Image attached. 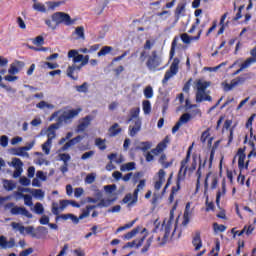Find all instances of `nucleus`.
<instances>
[{
  "instance_id": "obj_1",
  "label": "nucleus",
  "mask_w": 256,
  "mask_h": 256,
  "mask_svg": "<svg viewBox=\"0 0 256 256\" xmlns=\"http://www.w3.org/2000/svg\"><path fill=\"white\" fill-rule=\"evenodd\" d=\"M175 209H177V206H174L172 210L170 211V217L169 219H165L163 226H162V236H159L157 238L158 245L160 247H163V245H166V243H169L171 241V231L172 235L175 233L176 224H175Z\"/></svg>"
},
{
  "instance_id": "obj_2",
  "label": "nucleus",
  "mask_w": 256,
  "mask_h": 256,
  "mask_svg": "<svg viewBox=\"0 0 256 256\" xmlns=\"http://www.w3.org/2000/svg\"><path fill=\"white\" fill-rule=\"evenodd\" d=\"M81 113V108L77 109H69V108H63L61 110H58L54 112L51 117L50 121H53V119H56V123L58 125H69V123H73V120L75 117H77Z\"/></svg>"
},
{
  "instance_id": "obj_3",
  "label": "nucleus",
  "mask_w": 256,
  "mask_h": 256,
  "mask_svg": "<svg viewBox=\"0 0 256 256\" xmlns=\"http://www.w3.org/2000/svg\"><path fill=\"white\" fill-rule=\"evenodd\" d=\"M208 87H211V82L204 79H199L195 82L196 103H203V101H213V98L209 95L211 92L207 90Z\"/></svg>"
},
{
  "instance_id": "obj_4",
  "label": "nucleus",
  "mask_w": 256,
  "mask_h": 256,
  "mask_svg": "<svg viewBox=\"0 0 256 256\" xmlns=\"http://www.w3.org/2000/svg\"><path fill=\"white\" fill-rule=\"evenodd\" d=\"M51 19L56 25H61V23H64V25H73L75 23V20L71 19V16L65 12H56L51 16Z\"/></svg>"
},
{
  "instance_id": "obj_5",
  "label": "nucleus",
  "mask_w": 256,
  "mask_h": 256,
  "mask_svg": "<svg viewBox=\"0 0 256 256\" xmlns=\"http://www.w3.org/2000/svg\"><path fill=\"white\" fill-rule=\"evenodd\" d=\"M68 59H73V63H81L80 67H85L89 63V55L83 56V54H79L78 50H70L68 52Z\"/></svg>"
},
{
  "instance_id": "obj_6",
  "label": "nucleus",
  "mask_w": 256,
  "mask_h": 256,
  "mask_svg": "<svg viewBox=\"0 0 256 256\" xmlns=\"http://www.w3.org/2000/svg\"><path fill=\"white\" fill-rule=\"evenodd\" d=\"M179 63H181V60H179V58L173 59L170 69L166 71L164 78L162 80L163 85H165V83H167L169 79L175 77V75L179 73Z\"/></svg>"
},
{
  "instance_id": "obj_7",
  "label": "nucleus",
  "mask_w": 256,
  "mask_h": 256,
  "mask_svg": "<svg viewBox=\"0 0 256 256\" xmlns=\"http://www.w3.org/2000/svg\"><path fill=\"white\" fill-rule=\"evenodd\" d=\"M162 62L161 57L157 56V51H153L146 62V66L150 71H157V67H159Z\"/></svg>"
},
{
  "instance_id": "obj_8",
  "label": "nucleus",
  "mask_w": 256,
  "mask_h": 256,
  "mask_svg": "<svg viewBox=\"0 0 256 256\" xmlns=\"http://www.w3.org/2000/svg\"><path fill=\"white\" fill-rule=\"evenodd\" d=\"M245 81H247V77L240 76L236 79L231 80L230 83L223 82L222 87H223L224 91H231V90L235 89V87H237L238 85H243V83H245Z\"/></svg>"
},
{
  "instance_id": "obj_9",
  "label": "nucleus",
  "mask_w": 256,
  "mask_h": 256,
  "mask_svg": "<svg viewBox=\"0 0 256 256\" xmlns=\"http://www.w3.org/2000/svg\"><path fill=\"white\" fill-rule=\"evenodd\" d=\"M191 149H193V146H190L186 155V158L181 161V167L178 173V181H181L187 173V163H189V159H191Z\"/></svg>"
},
{
  "instance_id": "obj_10",
  "label": "nucleus",
  "mask_w": 256,
  "mask_h": 256,
  "mask_svg": "<svg viewBox=\"0 0 256 256\" xmlns=\"http://www.w3.org/2000/svg\"><path fill=\"white\" fill-rule=\"evenodd\" d=\"M132 124L129 126V135L130 137H135L139 131H141V126L143 125L141 118L136 120H131Z\"/></svg>"
},
{
  "instance_id": "obj_11",
  "label": "nucleus",
  "mask_w": 256,
  "mask_h": 256,
  "mask_svg": "<svg viewBox=\"0 0 256 256\" xmlns=\"http://www.w3.org/2000/svg\"><path fill=\"white\" fill-rule=\"evenodd\" d=\"M10 213H11V215H23L24 217H27L28 219H33V214H31V212H29V210H27V208H25V207L16 205L10 210Z\"/></svg>"
},
{
  "instance_id": "obj_12",
  "label": "nucleus",
  "mask_w": 256,
  "mask_h": 256,
  "mask_svg": "<svg viewBox=\"0 0 256 256\" xmlns=\"http://www.w3.org/2000/svg\"><path fill=\"white\" fill-rule=\"evenodd\" d=\"M93 119L94 117L91 115L82 118L77 126L76 133H83V131H85V129L91 125V121H93Z\"/></svg>"
},
{
  "instance_id": "obj_13",
  "label": "nucleus",
  "mask_w": 256,
  "mask_h": 256,
  "mask_svg": "<svg viewBox=\"0 0 256 256\" xmlns=\"http://www.w3.org/2000/svg\"><path fill=\"white\" fill-rule=\"evenodd\" d=\"M68 205H69V200H61L60 206L57 202H53L52 203L53 215H57V217H59V213H61V211H65V208L68 207Z\"/></svg>"
},
{
  "instance_id": "obj_14",
  "label": "nucleus",
  "mask_w": 256,
  "mask_h": 256,
  "mask_svg": "<svg viewBox=\"0 0 256 256\" xmlns=\"http://www.w3.org/2000/svg\"><path fill=\"white\" fill-rule=\"evenodd\" d=\"M12 165L15 168V171L13 173L14 179H17V177H21V174L23 173V162L21 161V159H12Z\"/></svg>"
},
{
  "instance_id": "obj_15",
  "label": "nucleus",
  "mask_w": 256,
  "mask_h": 256,
  "mask_svg": "<svg viewBox=\"0 0 256 256\" xmlns=\"http://www.w3.org/2000/svg\"><path fill=\"white\" fill-rule=\"evenodd\" d=\"M191 121V114L185 113L183 114L179 121L176 123V125L172 128V133H177L179 129L181 128V125H185V123H189Z\"/></svg>"
},
{
  "instance_id": "obj_16",
  "label": "nucleus",
  "mask_w": 256,
  "mask_h": 256,
  "mask_svg": "<svg viewBox=\"0 0 256 256\" xmlns=\"http://www.w3.org/2000/svg\"><path fill=\"white\" fill-rule=\"evenodd\" d=\"M209 183H211V189H217V176L212 172H209L206 175L204 182L205 189H209Z\"/></svg>"
},
{
  "instance_id": "obj_17",
  "label": "nucleus",
  "mask_w": 256,
  "mask_h": 256,
  "mask_svg": "<svg viewBox=\"0 0 256 256\" xmlns=\"http://www.w3.org/2000/svg\"><path fill=\"white\" fill-rule=\"evenodd\" d=\"M138 233H141V235H145V234L148 235L146 228H142L138 226L134 228L132 231L128 232L126 235H124V239H126V241H129L133 239V237H136Z\"/></svg>"
},
{
  "instance_id": "obj_18",
  "label": "nucleus",
  "mask_w": 256,
  "mask_h": 256,
  "mask_svg": "<svg viewBox=\"0 0 256 256\" xmlns=\"http://www.w3.org/2000/svg\"><path fill=\"white\" fill-rule=\"evenodd\" d=\"M238 167L239 169H247V167H249V161L246 162L245 164V159L247 158V155H245V149L240 148L238 150Z\"/></svg>"
},
{
  "instance_id": "obj_19",
  "label": "nucleus",
  "mask_w": 256,
  "mask_h": 256,
  "mask_svg": "<svg viewBox=\"0 0 256 256\" xmlns=\"http://www.w3.org/2000/svg\"><path fill=\"white\" fill-rule=\"evenodd\" d=\"M59 127H61L57 122L54 124H51L46 132L47 135V141H51L53 142V139H55L57 137V133L55 131H57V129H59Z\"/></svg>"
},
{
  "instance_id": "obj_20",
  "label": "nucleus",
  "mask_w": 256,
  "mask_h": 256,
  "mask_svg": "<svg viewBox=\"0 0 256 256\" xmlns=\"http://www.w3.org/2000/svg\"><path fill=\"white\" fill-rule=\"evenodd\" d=\"M0 247L1 249H13L15 247V238L7 240V237L0 236Z\"/></svg>"
},
{
  "instance_id": "obj_21",
  "label": "nucleus",
  "mask_w": 256,
  "mask_h": 256,
  "mask_svg": "<svg viewBox=\"0 0 256 256\" xmlns=\"http://www.w3.org/2000/svg\"><path fill=\"white\" fill-rule=\"evenodd\" d=\"M23 67H25V63H23L21 61H16V62L10 64L8 73L10 75H17V73H19V71H21V69H23Z\"/></svg>"
},
{
  "instance_id": "obj_22",
  "label": "nucleus",
  "mask_w": 256,
  "mask_h": 256,
  "mask_svg": "<svg viewBox=\"0 0 256 256\" xmlns=\"http://www.w3.org/2000/svg\"><path fill=\"white\" fill-rule=\"evenodd\" d=\"M147 238V234H144L140 239L133 240L132 242L126 243V245L123 246V249H129L135 247L136 249H139L141 245H143V241Z\"/></svg>"
},
{
  "instance_id": "obj_23",
  "label": "nucleus",
  "mask_w": 256,
  "mask_h": 256,
  "mask_svg": "<svg viewBox=\"0 0 256 256\" xmlns=\"http://www.w3.org/2000/svg\"><path fill=\"white\" fill-rule=\"evenodd\" d=\"M201 33H203V30H200L197 36H189V34L184 33L181 35V40L186 45H189V43H193V41H199V39H201Z\"/></svg>"
},
{
  "instance_id": "obj_24",
  "label": "nucleus",
  "mask_w": 256,
  "mask_h": 256,
  "mask_svg": "<svg viewBox=\"0 0 256 256\" xmlns=\"http://www.w3.org/2000/svg\"><path fill=\"white\" fill-rule=\"evenodd\" d=\"M205 165H207V158L205 160L200 159V164H199L198 170L196 172L197 187H199V183H201V175H203V169H205Z\"/></svg>"
},
{
  "instance_id": "obj_25",
  "label": "nucleus",
  "mask_w": 256,
  "mask_h": 256,
  "mask_svg": "<svg viewBox=\"0 0 256 256\" xmlns=\"http://www.w3.org/2000/svg\"><path fill=\"white\" fill-rule=\"evenodd\" d=\"M167 139H165L164 141L160 142L155 149L151 150V153L153 155H159V153H163V151H165V149H167Z\"/></svg>"
},
{
  "instance_id": "obj_26",
  "label": "nucleus",
  "mask_w": 256,
  "mask_h": 256,
  "mask_svg": "<svg viewBox=\"0 0 256 256\" xmlns=\"http://www.w3.org/2000/svg\"><path fill=\"white\" fill-rule=\"evenodd\" d=\"M61 5H65V1H47L46 9L47 11H55V9L61 7Z\"/></svg>"
},
{
  "instance_id": "obj_27",
  "label": "nucleus",
  "mask_w": 256,
  "mask_h": 256,
  "mask_svg": "<svg viewBox=\"0 0 256 256\" xmlns=\"http://www.w3.org/2000/svg\"><path fill=\"white\" fill-rule=\"evenodd\" d=\"M32 3V8L34 9V11H38V13H45L47 11V7L45 6V4L37 0H32Z\"/></svg>"
},
{
  "instance_id": "obj_28",
  "label": "nucleus",
  "mask_w": 256,
  "mask_h": 256,
  "mask_svg": "<svg viewBox=\"0 0 256 256\" xmlns=\"http://www.w3.org/2000/svg\"><path fill=\"white\" fill-rule=\"evenodd\" d=\"M60 219H63V221H68L70 219L74 223H79V218L73 214H62L56 217L55 221H59Z\"/></svg>"
},
{
  "instance_id": "obj_29",
  "label": "nucleus",
  "mask_w": 256,
  "mask_h": 256,
  "mask_svg": "<svg viewBox=\"0 0 256 256\" xmlns=\"http://www.w3.org/2000/svg\"><path fill=\"white\" fill-rule=\"evenodd\" d=\"M117 201V198H104L100 200V202L96 205V207H110V205H113Z\"/></svg>"
},
{
  "instance_id": "obj_30",
  "label": "nucleus",
  "mask_w": 256,
  "mask_h": 256,
  "mask_svg": "<svg viewBox=\"0 0 256 256\" xmlns=\"http://www.w3.org/2000/svg\"><path fill=\"white\" fill-rule=\"evenodd\" d=\"M146 181L145 180H140L139 184L137 185V188L134 190V198L133 202L137 203V199L139 197V191H143L145 189Z\"/></svg>"
},
{
  "instance_id": "obj_31",
  "label": "nucleus",
  "mask_w": 256,
  "mask_h": 256,
  "mask_svg": "<svg viewBox=\"0 0 256 256\" xmlns=\"http://www.w3.org/2000/svg\"><path fill=\"white\" fill-rule=\"evenodd\" d=\"M158 163L164 167V169H169L173 165V160H170L167 162V155L161 154Z\"/></svg>"
},
{
  "instance_id": "obj_32",
  "label": "nucleus",
  "mask_w": 256,
  "mask_h": 256,
  "mask_svg": "<svg viewBox=\"0 0 256 256\" xmlns=\"http://www.w3.org/2000/svg\"><path fill=\"white\" fill-rule=\"evenodd\" d=\"M192 245L195 247V251H199L203 247V241L201 240V234H196L192 240Z\"/></svg>"
},
{
  "instance_id": "obj_33",
  "label": "nucleus",
  "mask_w": 256,
  "mask_h": 256,
  "mask_svg": "<svg viewBox=\"0 0 256 256\" xmlns=\"http://www.w3.org/2000/svg\"><path fill=\"white\" fill-rule=\"evenodd\" d=\"M140 113H141V108L139 107L132 108L130 111V118L128 119V123H131V121H136V119H140L139 118Z\"/></svg>"
},
{
  "instance_id": "obj_34",
  "label": "nucleus",
  "mask_w": 256,
  "mask_h": 256,
  "mask_svg": "<svg viewBox=\"0 0 256 256\" xmlns=\"http://www.w3.org/2000/svg\"><path fill=\"white\" fill-rule=\"evenodd\" d=\"M75 71H81V66H77V65L73 64L72 66H69L67 69L68 77H70V79H73L74 81L77 79V77H75L73 75V73H75Z\"/></svg>"
},
{
  "instance_id": "obj_35",
  "label": "nucleus",
  "mask_w": 256,
  "mask_h": 256,
  "mask_svg": "<svg viewBox=\"0 0 256 256\" xmlns=\"http://www.w3.org/2000/svg\"><path fill=\"white\" fill-rule=\"evenodd\" d=\"M151 147H153V143L146 141V142H140L137 146L136 149L138 151H149V149H151Z\"/></svg>"
},
{
  "instance_id": "obj_36",
  "label": "nucleus",
  "mask_w": 256,
  "mask_h": 256,
  "mask_svg": "<svg viewBox=\"0 0 256 256\" xmlns=\"http://www.w3.org/2000/svg\"><path fill=\"white\" fill-rule=\"evenodd\" d=\"M36 155H37L36 165H49V161H47V158L43 153L36 152Z\"/></svg>"
},
{
  "instance_id": "obj_37",
  "label": "nucleus",
  "mask_w": 256,
  "mask_h": 256,
  "mask_svg": "<svg viewBox=\"0 0 256 256\" xmlns=\"http://www.w3.org/2000/svg\"><path fill=\"white\" fill-rule=\"evenodd\" d=\"M136 163L135 162H128L125 164H122L120 166V171L125 172V171H135L136 169Z\"/></svg>"
},
{
  "instance_id": "obj_38",
  "label": "nucleus",
  "mask_w": 256,
  "mask_h": 256,
  "mask_svg": "<svg viewBox=\"0 0 256 256\" xmlns=\"http://www.w3.org/2000/svg\"><path fill=\"white\" fill-rule=\"evenodd\" d=\"M11 227L13 231H19L20 235H25V226H23V224L12 222Z\"/></svg>"
},
{
  "instance_id": "obj_39",
  "label": "nucleus",
  "mask_w": 256,
  "mask_h": 256,
  "mask_svg": "<svg viewBox=\"0 0 256 256\" xmlns=\"http://www.w3.org/2000/svg\"><path fill=\"white\" fill-rule=\"evenodd\" d=\"M36 107H37V109H42V110H45V109H48V110L55 109V105L50 104V103H48L46 101H40L38 104H36Z\"/></svg>"
},
{
  "instance_id": "obj_40",
  "label": "nucleus",
  "mask_w": 256,
  "mask_h": 256,
  "mask_svg": "<svg viewBox=\"0 0 256 256\" xmlns=\"http://www.w3.org/2000/svg\"><path fill=\"white\" fill-rule=\"evenodd\" d=\"M110 137H115L116 135H119L121 133V127H119V124L115 123L112 125L109 129Z\"/></svg>"
},
{
  "instance_id": "obj_41",
  "label": "nucleus",
  "mask_w": 256,
  "mask_h": 256,
  "mask_svg": "<svg viewBox=\"0 0 256 256\" xmlns=\"http://www.w3.org/2000/svg\"><path fill=\"white\" fill-rule=\"evenodd\" d=\"M13 151L14 155H17L18 157H29V153H27L25 147L16 148Z\"/></svg>"
},
{
  "instance_id": "obj_42",
  "label": "nucleus",
  "mask_w": 256,
  "mask_h": 256,
  "mask_svg": "<svg viewBox=\"0 0 256 256\" xmlns=\"http://www.w3.org/2000/svg\"><path fill=\"white\" fill-rule=\"evenodd\" d=\"M31 195H33L35 199H45V192L41 189H32Z\"/></svg>"
},
{
  "instance_id": "obj_43",
  "label": "nucleus",
  "mask_w": 256,
  "mask_h": 256,
  "mask_svg": "<svg viewBox=\"0 0 256 256\" xmlns=\"http://www.w3.org/2000/svg\"><path fill=\"white\" fill-rule=\"evenodd\" d=\"M106 140L101 138H96L95 145L100 149V151H105L107 149V145L105 144Z\"/></svg>"
},
{
  "instance_id": "obj_44",
  "label": "nucleus",
  "mask_w": 256,
  "mask_h": 256,
  "mask_svg": "<svg viewBox=\"0 0 256 256\" xmlns=\"http://www.w3.org/2000/svg\"><path fill=\"white\" fill-rule=\"evenodd\" d=\"M97 206L93 205V206H86V209L82 211V214L79 216V219H85L86 217H89L91 211H93V209H95Z\"/></svg>"
},
{
  "instance_id": "obj_45",
  "label": "nucleus",
  "mask_w": 256,
  "mask_h": 256,
  "mask_svg": "<svg viewBox=\"0 0 256 256\" xmlns=\"http://www.w3.org/2000/svg\"><path fill=\"white\" fill-rule=\"evenodd\" d=\"M255 231V228L251 225L244 226V228L238 233V237H241L244 233L245 235H251Z\"/></svg>"
},
{
  "instance_id": "obj_46",
  "label": "nucleus",
  "mask_w": 256,
  "mask_h": 256,
  "mask_svg": "<svg viewBox=\"0 0 256 256\" xmlns=\"http://www.w3.org/2000/svg\"><path fill=\"white\" fill-rule=\"evenodd\" d=\"M185 7H187V4L181 2L177 5L176 10H175V15L177 17H181L183 13H185Z\"/></svg>"
},
{
  "instance_id": "obj_47",
  "label": "nucleus",
  "mask_w": 256,
  "mask_h": 256,
  "mask_svg": "<svg viewBox=\"0 0 256 256\" xmlns=\"http://www.w3.org/2000/svg\"><path fill=\"white\" fill-rule=\"evenodd\" d=\"M113 51V47L111 46H104L101 50L97 53L98 57H105V55H109V53Z\"/></svg>"
},
{
  "instance_id": "obj_48",
  "label": "nucleus",
  "mask_w": 256,
  "mask_h": 256,
  "mask_svg": "<svg viewBox=\"0 0 256 256\" xmlns=\"http://www.w3.org/2000/svg\"><path fill=\"white\" fill-rule=\"evenodd\" d=\"M142 109L144 111V115H149L151 113V102L149 100H144L142 102Z\"/></svg>"
},
{
  "instance_id": "obj_49",
  "label": "nucleus",
  "mask_w": 256,
  "mask_h": 256,
  "mask_svg": "<svg viewBox=\"0 0 256 256\" xmlns=\"http://www.w3.org/2000/svg\"><path fill=\"white\" fill-rule=\"evenodd\" d=\"M52 145L53 142L50 140H47L44 144H42V151L45 153V155H49L51 153Z\"/></svg>"
},
{
  "instance_id": "obj_50",
  "label": "nucleus",
  "mask_w": 256,
  "mask_h": 256,
  "mask_svg": "<svg viewBox=\"0 0 256 256\" xmlns=\"http://www.w3.org/2000/svg\"><path fill=\"white\" fill-rule=\"evenodd\" d=\"M255 63V60L251 57L247 58L244 62L241 63L240 67L245 71V69H249L253 64Z\"/></svg>"
},
{
  "instance_id": "obj_51",
  "label": "nucleus",
  "mask_w": 256,
  "mask_h": 256,
  "mask_svg": "<svg viewBox=\"0 0 256 256\" xmlns=\"http://www.w3.org/2000/svg\"><path fill=\"white\" fill-rule=\"evenodd\" d=\"M74 35H77V39H85V28H83V26L77 27L74 31Z\"/></svg>"
},
{
  "instance_id": "obj_52",
  "label": "nucleus",
  "mask_w": 256,
  "mask_h": 256,
  "mask_svg": "<svg viewBox=\"0 0 256 256\" xmlns=\"http://www.w3.org/2000/svg\"><path fill=\"white\" fill-rule=\"evenodd\" d=\"M3 187L6 189V191H13L15 189V183L11 180H4L3 181Z\"/></svg>"
},
{
  "instance_id": "obj_53",
  "label": "nucleus",
  "mask_w": 256,
  "mask_h": 256,
  "mask_svg": "<svg viewBox=\"0 0 256 256\" xmlns=\"http://www.w3.org/2000/svg\"><path fill=\"white\" fill-rule=\"evenodd\" d=\"M133 199H135V192L132 194H127L124 199H123V203H128V207H131V205H134Z\"/></svg>"
},
{
  "instance_id": "obj_54",
  "label": "nucleus",
  "mask_w": 256,
  "mask_h": 256,
  "mask_svg": "<svg viewBox=\"0 0 256 256\" xmlns=\"http://www.w3.org/2000/svg\"><path fill=\"white\" fill-rule=\"evenodd\" d=\"M34 213H36V215H43V213H45V208L43 207V204L37 202L34 206Z\"/></svg>"
},
{
  "instance_id": "obj_55",
  "label": "nucleus",
  "mask_w": 256,
  "mask_h": 256,
  "mask_svg": "<svg viewBox=\"0 0 256 256\" xmlns=\"http://www.w3.org/2000/svg\"><path fill=\"white\" fill-rule=\"evenodd\" d=\"M165 175H166L165 170L160 169L157 175L155 176L154 181H160L162 183H165Z\"/></svg>"
},
{
  "instance_id": "obj_56",
  "label": "nucleus",
  "mask_w": 256,
  "mask_h": 256,
  "mask_svg": "<svg viewBox=\"0 0 256 256\" xmlns=\"http://www.w3.org/2000/svg\"><path fill=\"white\" fill-rule=\"evenodd\" d=\"M59 161H63L64 164H68L71 161V155L67 153H61L58 155Z\"/></svg>"
},
{
  "instance_id": "obj_57",
  "label": "nucleus",
  "mask_w": 256,
  "mask_h": 256,
  "mask_svg": "<svg viewBox=\"0 0 256 256\" xmlns=\"http://www.w3.org/2000/svg\"><path fill=\"white\" fill-rule=\"evenodd\" d=\"M95 179H97V174L90 173L86 176L85 183H87L88 185H91V183H95Z\"/></svg>"
},
{
  "instance_id": "obj_58",
  "label": "nucleus",
  "mask_w": 256,
  "mask_h": 256,
  "mask_svg": "<svg viewBox=\"0 0 256 256\" xmlns=\"http://www.w3.org/2000/svg\"><path fill=\"white\" fill-rule=\"evenodd\" d=\"M76 91H78V93H87V91H89V84L84 82L82 85L76 86Z\"/></svg>"
},
{
  "instance_id": "obj_59",
  "label": "nucleus",
  "mask_w": 256,
  "mask_h": 256,
  "mask_svg": "<svg viewBox=\"0 0 256 256\" xmlns=\"http://www.w3.org/2000/svg\"><path fill=\"white\" fill-rule=\"evenodd\" d=\"M213 229L215 233H223L227 229V227L223 224L219 225L218 223H214Z\"/></svg>"
},
{
  "instance_id": "obj_60",
  "label": "nucleus",
  "mask_w": 256,
  "mask_h": 256,
  "mask_svg": "<svg viewBox=\"0 0 256 256\" xmlns=\"http://www.w3.org/2000/svg\"><path fill=\"white\" fill-rule=\"evenodd\" d=\"M144 96L146 97V99H152V97H153V87L147 86L144 89Z\"/></svg>"
},
{
  "instance_id": "obj_61",
  "label": "nucleus",
  "mask_w": 256,
  "mask_h": 256,
  "mask_svg": "<svg viewBox=\"0 0 256 256\" xmlns=\"http://www.w3.org/2000/svg\"><path fill=\"white\" fill-rule=\"evenodd\" d=\"M23 199L24 205H26L27 207H33V197H31V195L26 194Z\"/></svg>"
},
{
  "instance_id": "obj_62",
  "label": "nucleus",
  "mask_w": 256,
  "mask_h": 256,
  "mask_svg": "<svg viewBox=\"0 0 256 256\" xmlns=\"http://www.w3.org/2000/svg\"><path fill=\"white\" fill-rule=\"evenodd\" d=\"M116 190H117V185H115V184L104 186V191L108 195H111V193H113V191H116Z\"/></svg>"
},
{
  "instance_id": "obj_63",
  "label": "nucleus",
  "mask_w": 256,
  "mask_h": 256,
  "mask_svg": "<svg viewBox=\"0 0 256 256\" xmlns=\"http://www.w3.org/2000/svg\"><path fill=\"white\" fill-rule=\"evenodd\" d=\"M73 145H77L74 138H72L70 141H68L62 148L61 151H67L70 147H73Z\"/></svg>"
},
{
  "instance_id": "obj_64",
  "label": "nucleus",
  "mask_w": 256,
  "mask_h": 256,
  "mask_svg": "<svg viewBox=\"0 0 256 256\" xmlns=\"http://www.w3.org/2000/svg\"><path fill=\"white\" fill-rule=\"evenodd\" d=\"M73 145H77L74 138H72L70 141H68L62 148L61 151H67L70 147H73Z\"/></svg>"
}]
</instances>
